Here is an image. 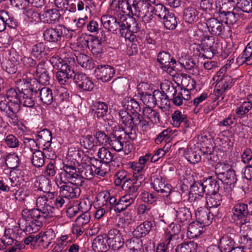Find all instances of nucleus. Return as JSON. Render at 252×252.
<instances>
[{"label":"nucleus","instance_id":"1","mask_svg":"<svg viewBox=\"0 0 252 252\" xmlns=\"http://www.w3.org/2000/svg\"><path fill=\"white\" fill-rule=\"evenodd\" d=\"M61 65L59 70L56 73V77L59 83L65 85L73 79L78 88L85 91H91L94 85L92 81L85 74L75 73L72 66L65 62H60Z\"/></svg>","mask_w":252,"mask_h":252},{"label":"nucleus","instance_id":"2","mask_svg":"<svg viewBox=\"0 0 252 252\" xmlns=\"http://www.w3.org/2000/svg\"><path fill=\"white\" fill-rule=\"evenodd\" d=\"M119 115L123 124L122 127L128 133L131 140H135L137 137V126L146 128L148 126V123L139 112L131 115L125 110H121L119 111Z\"/></svg>","mask_w":252,"mask_h":252},{"label":"nucleus","instance_id":"3","mask_svg":"<svg viewBox=\"0 0 252 252\" xmlns=\"http://www.w3.org/2000/svg\"><path fill=\"white\" fill-rule=\"evenodd\" d=\"M114 5L116 7L118 5L119 9H122L123 12L127 15H135L137 17L145 16V14L149 12V7L152 6V4L141 0H127L122 1L114 0L112 2L111 6Z\"/></svg>","mask_w":252,"mask_h":252},{"label":"nucleus","instance_id":"4","mask_svg":"<svg viewBox=\"0 0 252 252\" xmlns=\"http://www.w3.org/2000/svg\"><path fill=\"white\" fill-rule=\"evenodd\" d=\"M23 82L26 87L29 88L32 92V95L39 98V100L44 104L50 105L53 101V93L49 88L38 87V82L36 79H32V77L27 75L26 78H23Z\"/></svg>","mask_w":252,"mask_h":252},{"label":"nucleus","instance_id":"5","mask_svg":"<svg viewBox=\"0 0 252 252\" xmlns=\"http://www.w3.org/2000/svg\"><path fill=\"white\" fill-rule=\"evenodd\" d=\"M151 184L155 190L160 193L163 197H169L170 199L174 197H180V193L176 191H172L171 186L165 184L164 180L159 175H152Z\"/></svg>","mask_w":252,"mask_h":252},{"label":"nucleus","instance_id":"6","mask_svg":"<svg viewBox=\"0 0 252 252\" xmlns=\"http://www.w3.org/2000/svg\"><path fill=\"white\" fill-rule=\"evenodd\" d=\"M63 170L60 174L59 181L68 182L77 186H82L84 185L82 177L80 176L75 166L68 164H64Z\"/></svg>","mask_w":252,"mask_h":252},{"label":"nucleus","instance_id":"7","mask_svg":"<svg viewBox=\"0 0 252 252\" xmlns=\"http://www.w3.org/2000/svg\"><path fill=\"white\" fill-rule=\"evenodd\" d=\"M128 134L122 127L119 128V130H115L110 136L108 145L115 151H121L123 149L124 144L131 140Z\"/></svg>","mask_w":252,"mask_h":252},{"label":"nucleus","instance_id":"8","mask_svg":"<svg viewBox=\"0 0 252 252\" xmlns=\"http://www.w3.org/2000/svg\"><path fill=\"white\" fill-rule=\"evenodd\" d=\"M135 176L133 175L131 178L126 179L123 183L122 188L126 192V194L136 198L138 194V190L144 181L145 177L143 175Z\"/></svg>","mask_w":252,"mask_h":252},{"label":"nucleus","instance_id":"9","mask_svg":"<svg viewBox=\"0 0 252 252\" xmlns=\"http://www.w3.org/2000/svg\"><path fill=\"white\" fill-rule=\"evenodd\" d=\"M200 47L203 56L206 58L211 59L215 54L218 53L219 48L218 39L213 36H204L201 39Z\"/></svg>","mask_w":252,"mask_h":252},{"label":"nucleus","instance_id":"10","mask_svg":"<svg viewBox=\"0 0 252 252\" xmlns=\"http://www.w3.org/2000/svg\"><path fill=\"white\" fill-rule=\"evenodd\" d=\"M176 202L172 201L171 203V207L176 212V219L181 223H189L191 215L189 210L185 206L181 200V197Z\"/></svg>","mask_w":252,"mask_h":252},{"label":"nucleus","instance_id":"11","mask_svg":"<svg viewBox=\"0 0 252 252\" xmlns=\"http://www.w3.org/2000/svg\"><path fill=\"white\" fill-rule=\"evenodd\" d=\"M57 185L59 189L60 194L65 199L69 200L77 198L80 194L81 190L79 186L63 181H58Z\"/></svg>","mask_w":252,"mask_h":252},{"label":"nucleus","instance_id":"12","mask_svg":"<svg viewBox=\"0 0 252 252\" xmlns=\"http://www.w3.org/2000/svg\"><path fill=\"white\" fill-rule=\"evenodd\" d=\"M157 60L162 65L161 68L163 70L172 76L176 75V71L175 68L176 65V61L173 58L171 57L169 53L164 51L159 53Z\"/></svg>","mask_w":252,"mask_h":252},{"label":"nucleus","instance_id":"13","mask_svg":"<svg viewBox=\"0 0 252 252\" xmlns=\"http://www.w3.org/2000/svg\"><path fill=\"white\" fill-rule=\"evenodd\" d=\"M63 25L58 24L54 27L45 29L43 32L44 40L51 43L61 42L63 39V34L64 32L63 31Z\"/></svg>","mask_w":252,"mask_h":252},{"label":"nucleus","instance_id":"14","mask_svg":"<svg viewBox=\"0 0 252 252\" xmlns=\"http://www.w3.org/2000/svg\"><path fill=\"white\" fill-rule=\"evenodd\" d=\"M195 215L196 221L203 226L209 225L212 222L213 217H216L219 218L221 217L220 213H217V214H215L214 213H211L206 208L202 206L198 208Z\"/></svg>","mask_w":252,"mask_h":252},{"label":"nucleus","instance_id":"15","mask_svg":"<svg viewBox=\"0 0 252 252\" xmlns=\"http://www.w3.org/2000/svg\"><path fill=\"white\" fill-rule=\"evenodd\" d=\"M232 219L234 221H240L243 222L247 221V217L249 214L248 205L244 203H238L234 205L231 210Z\"/></svg>","mask_w":252,"mask_h":252},{"label":"nucleus","instance_id":"16","mask_svg":"<svg viewBox=\"0 0 252 252\" xmlns=\"http://www.w3.org/2000/svg\"><path fill=\"white\" fill-rule=\"evenodd\" d=\"M101 36H91L86 42L87 46L94 55L100 57L103 53V49L102 46V41L106 40V36H103V31L101 32Z\"/></svg>","mask_w":252,"mask_h":252},{"label":"nucleus","instance_id":"17","mask_svg":"<svg viewBox=\"0 0 252 252\" xmlns=\"http://www.w3.org/2000/svg\"><path fill=\"white\" fill-rule=\"evenodd\" d=\"M22 216L26 221H32L37 225H43V223L45 220V215H43L41 211L36 208L24 209L22 211Z\"/></svg>","mask_w":252,"mask_h":252},{"label":"nucleus","instance_id":"18","mask_svg":"<svg viewBox=\"0 0 252 252\" xmlns=\"http://www.w3.org/2000/svg\"><path fill=\"white\" fill-rule=\"evenodd\" d=\"M95 72L98 79L106 82L113 77L115 73V69L113 66L107 64H101L97 66Z\"/></svg>","mask_w":252,"mask_h":252},{"label":"nucleus","instance_id":"19","mask_svg":"<svg viewBox=\"0 0 252 252\" xmlns=\"http://www.w3.org/2000/svg\"><path fill=\"white\" fill-rule=\"evenodd\" d=\"M101 22L104 28L114 32L117 31L119 32L122 27V16L120 19L111 15H103L101 18Z\"/></svg>","mask_w":252,"mask_h":252},{"label":"nucleus","instance_id":"20","mask_svg":"<svg viewBox=\"0 0 252 252\" xmlns=\"http://www.w3.org/2000/svg\"><path fill=\"white\" fill-rule=\"evenodd\" d=\"M239 225L240 230L243 233V236L239 242L249 248L252 242V222L249 220H245L243 222H239Z\"/></svg>","mask_w":252,"mask_h":252},{"label":"nucleus","instance_id":"21","mask_svg":"<svg viewBox=\"0 0 252 252\" xmlns=\"http://www.w3.org/2000/svg\"><path fill=\"white\" fill-rule=\"evenodd\" d=\"M46 63L45 62H40L37 65L35 72L37 79H36L38 82V86L39 84L47 85L49 84L50 77L46 68Z\"/></svg>","mask_w":252,"mask_h":252},{"label":"nucleus","instance_id":"22","mask_svg":"<svg viewBox=\"0 0 252 252\" xmlns=\"http://www.w3.org/2000/svg\"><path fill=\"white\" fill-rule=\"evenodd\" d=\"M209 32L215 35H220L224 32V26L222 22L215 18H211L206 21Z\"/></svg>","mask_w":252,"mask_h":252},{"label":"nucleus","instance_id":"23","mask_svg":"<svg viewBox=\"0 0 252 252\" xmlns=\"http://www.w3.org/2000/svg\"><path fill=\"white\" fill-rule=\"evenodd\" d=\"M92 248L95 252H106L110 248L106 234L99 235L96 237L93 241Z\"/></svg>","mask_w":252,"mask_h":252},{"label":"nucleus","instance_id":"24","mask_svg":"<svg viewBox=\"0 0 252 252\" xmlns=\"http://www.w3.org/2000/svg\"><path fill=\"white\" fill-rule=\"evenodd\" d=\"M37 143L43 150L48 149L51 146L52 139L51 132L47 129L39 131L36 135Z\"/></svg>","mask_w":252,"mask_h":252},{"label":"nucleus","instance_id":"25","mask_svg":"<svg viewBox=\"0 0 252 252\" xmlns=\"http://www.w3.org/2000/svg\"><path fill=\"white\" fill-rule=\"evenodd\" d=\"M60 17L59 11L56 8L47 9L41 12V21L49 24L58 22Z\"/></svg>","mask_w":252,"mask_h":252},{"label":"nucleus","instance_id":"26","mask_svg":"<svg viewBox=\"0 0 252 252\" xmlns=\"http://www.w3.org/2000/svg\"><path fill=\"white\" fill-rule=\"evenodd\" d=\"M17 92L15 89L11 88L6 91V96L9 102L8 106L21 107V97L22 94V91Z\"/></svg>","mask_w":252,"mask_h":252},{"label":"nucleus","instance_id":"27","mask_svg":"<svg viewBox=\"0 0 252 252\" xmlns=\"http://www.w3.org/2000/svg\"><path fill=\"white\" fill-rule=\"evenodd\" d=\"M215 175L218 180L226 185H234L237 180L233 170L229 169L225 172H215Z\"/></svg>","mask_w":252,"mask_h":252},{"label":"nucleus","instance_id":"28","mask_svg":"<svg viewBox=\"0 0 252 252\" xmlns=\"http://www.w3.org/2000/svg\"><path fill=\"white\" fill-rule=\"evenodd\" d=\"M218 178L215 175L210 176L204 181V185L206 188V194H210L219 192L220 185Z\"/></svg>","mask_w":252,"mask_h":252},{"label":"nucleus","instance_id":"29","mask_svg":"<svg viewBox=\"0 0 252 252\" xmlns=\"http://www.w3.org/2000/svg\"><path fill=\"white\" fill-rule=\"evenodd\" d=\"M136 198L126 193L122 196L117 202V205L115 206V212L121 213L126 210L129 206L132 204Z\"/></svg>","mask_w":252,"mask_h":252},{"label":"nucleus","instance_id":"30","mask_svg":"<svg viewBox=\"0 0 252 252\" xmlns=\"http://www.w3.org/2000/svg\"><path fill=\"white\" fill-rule=\"evenodd\" d=\"M20 159L15 154H9L6 157L0 155V164L1 165L6 164L9 168L14 169L19 166Z\"/></svg>","mask_w":252,"mask_h":252},{"label":"nucleus","instance_id":"31","mask_svg":"<svg viewBox=\"0 0 252 252\" xmlns=\"http://www.w3.org/2000/svg\"><path fill=\"white\" fill-rule=\"evenodd\" d=\"M123 15L122 16V27L125 28L130 32H137L138 31V25L135 19L133 17V15Z\"/></svg>","mask_w":252,"mask_h":252},{"label":"nucleus","instance_id":"32","mask_svg":"<svg viewBox=\"0 0 252 252\" xmlns=\"http://www.w3.org/2000/svg\"><path fill=\"white\" fill-rule=\"evenodd\" d=\"M197 244L193 241L184 242L170 250V252H196Z\"/></svg>","mask_w":252,"mask_h":252},{"label":"nucleus","instance_id":"33","mask_svg":"<svg viewBox=\"0 0 252 252\" xmlns=\"http://www.w3.org/2000/svg\"><path fill=\"white\" fill-rule=\"evenodd\" d=\"M108 107L107 104L103 102L96 101L93 106V111L94 113V116L98 119H104L107 115Z\"/></svg>","mask_w":252,"mask_h":252},{"label":"nucleus","instance_id":"34","mask_svg":"<svg viewBox=\"0 0 252 252\" xmlns=\"http://www.w3.org/2000/svg\"><path fill=\"white\" fill-rule=\"evenodd\" d=\"M204 226L198 222H192L188 227V236L190 238H194L200 236L204 231Z\"/></svg>","mask_w":252,"mask_h":252},{"label":"nucleus","instance_id":"35","mask_svg":"<svg viewBox=\"0 0 252 252\" xmlns=\"http://www.w3.org/2000/svg\"><path fill=\"white\" fill-rule=\"evenodd\" d=\"M123 107L127 112L130 111L132 114L138 113L140 111L141 107L139 104L134 99L127 97L123 100Z\"/></svg>","mask_w":252,"mask_h":252},{"label":"nucleus","instance_id":"36","mask_svg":"<svg viewBox=\"0 0 252 252\" xmlns=\"http://www.w3.org/2000/svg\"><path fill=\"white\" fill-rule=\"evenodd\" d=\"M220 247L225 252H230L237 244L235 243L234 238L228 235H225L220 239Z\"/></svg>","mask_w":252,"mask_h":252},{"label":"nucleus","instance_id":"37","mask_svg":"<svg viewBox=\"0 0 252 252\" xmlns=\"http://www.w3.org/2000/svg\"><path fill=\"white\" fill-rule=\"evenodd\" d=\"M199 12L193 7L185 8L183 13V19L186 22L192 24L198 19Z\"/></svg>","mask_w":252,"mask_h":252},{"label":"nucleus","instance_id":"38","mask_svg":"<svg viewBox=\"0 0 252 252\" xmlns=\"http://www.w3.org/2000/svg\"><path fill=\"white\" fill-rule=\"evenodd\" d=\"M206 195V206L209 208H217L219 206L222 201V196L219 192Z\"/></svg>","mask_w":252,"mask_h":252},{"label":"nucleus","instance_id":"39","mask_svg":"<svg viewBox=\"0 0 252 252\" xmlns=\"http://www.w3.org/2000/svg\"><path fill=\"white\" fill-rule=\"evenodd\" d=\"M152 223L150 221H145L138 225L133 231V235L138 237H143L148 234L151 230Z\"/></svg>","mask_w":252,"mask_h":252},{"label":"nucleus","instance_id":"40","mask_svg":"<svg viewBox=\"0 0 252 252\" xmlns=\"http://www.w3.org/2000/svg\"><path fill=\"white\" fill-rule=\"evenodd\" d=\"M45 157L44 154L42 151L35 149L32 153V164L36 168L42 167L45 163Z\"/></svg>","mask_w":252,"mask_h":252},{"label":"nucleus","instance_id":"41","mask_svg":"<svg viewBox=\"0 0 252 252\" xmlns=\"http://www.w3.org/2000/svg\"><path fill=\"white\" fill-rule=\"evenodd\" d=\"M77 63L87 69H92L94 67V63L90 57L84 54H79L77 57Z\"/></svg>","mask_w":252,"mask_h":252},{"label":"nucleus","instance_id":"42","mask_svg":"<svg viewBox=\"0 0 252 252\" xmlns=\"http://www.w3.org/2000/svg\"><path fill=\"white\" fill-rule=\"evenodd\" d=\"M160 88L162 92L165 94V98L167 99V102H169L171 99L177 93L176 87H174L172 83L170 84H165L163 83L160 85Z\"/></svg>","mask_w":252,"mask_h":252},{"label":"nucleus","instance_id":"43","mask_svg":"<svg viewBox=\"0 0 252 252\" xmlns=\"http://www.w3.org/2000/svg\"><path fill=\"white\" fill-rule=\"evenodd\" d=\"M21 107L8 106L6 110V115L8 118L9 123L13 126H17L19 123L17 113L20 110Z\"/></svg>","mask_w":252,"mask_h":252},{"label":"nucleus","instance_id":"44","mask_svg":"<svg viewBox=\"0 0 252 252\" xmlns=\"http://www.w3.org/2000/svg\"><path fill=\"white\" fill-rule=\"evenodd\" d=\"M220 13L226 24L233 25L238 20V16L234 12L224 11L221 8L220 9Z\"/></svg>","mask_w":252,"mask_h":252},{"label":"nucleus","instance_id":"45","mask_svg":"<svg viewBox=\"0 0 252 252\" xmlns=\"http://www.w3.org/2000/svg\"><path fill=\"white\" fill-rule=\"evenodd\" d=\"M126 245L130 251L137 252L141 249L143 243L139 238L133 237L126 241Z\"/></svg>","mask_w":252,"mask_h":252},{"label":"nucleus","instance_id":"46","mask_svg":"<svg viewBox=\"0 0 252 252\" xmlns=\"http://www.w3.org/2000/svg\"><path fill=\"white\" fill-rule=\"evenodd\" d=\"M151 7L153 8V12L160 19L164 18L165 16L169 13L165 6L162 3H157L156 1L155 3H152Z\"/></svg>","mask_w":252,"mask_h":252},{"label":"nucleus","instance_id":"47","mask_svg":"<svg viewBox=\"0 0 252 252\" xmlns=\"http://www.w3.org/2000/svg\"><path fill=\"white\" fill-rule=\"evenodd\" d=\"M143 113L145 118L150 119L153 123H158L160 122L159 113L151 107H144Z\"/></svg>","mask_w":252,"mask_h":252},{"label":"nucleus","instance_id":"48","mask_svg":"<svg viewBox=\"0 0 252 252\" xmlns=\"http://www.w3.org/2000/svg\"><path fill=\"white\" fill-rule=\"evenodd\" d=\"M187 116L180 110H176L172 114V125L174 127H179L185 122Z\"/></svg>","mask_w":252,"mask_h":252},{"label":"nucleus","instance_id":"49","mask_svg":"<svg viewBox=\"0 0 252 252\" xmlns=\"http://www.w3.org/2000/svg\"><path fill=\"white\" fill-rule=\"evenodd\" d=\"M97 156L104 163L109 164L113 160L114 157L113 154L104 147H102L99 149Z\"/></svg>","mask_w":252,"mask_h":252},{"label":"nucleus","instance_id":"50","mask_svg":"<svg viewBox=\"0 0 252 252\" xmlns=\"http://www.w3.org/2000/svg\"><path fill=\"white\" fill-rule=\"evenodd\" d=\"M232 79L231 77L228 75H222V77L219 79H217L218 82L217 86L218 88H220L221 90L226 91L229 89L232 86Z\"/></svg>","mask_w":252,"mask_h":252},{"label":"nucleus","instance_id":"51","mask_svg":"<svg viewBox=\"0 0 252 252\" xmlns=\"http://www.w3.org/2000/svg\"><path fill=\"white\" fill-rule=\"evenodd\" d=\"M95 174H96L95 171L93 169L91 165L86 163H84L82 165V168L80 174V176L82 177V179L84 178L87 180H91Z\"/></svg>","mask_w":252,"mask_h":252},{"label":"nucleus","instance_id":"52","mask_svg":"<svg viewBox=\"0 0 252 252\" xmlns=\"http://www.w3.org/2000/svg\"><path fill=\"white\" fill-rule=\"evenodd\" d=\"M22 94L21 97V104H22L23 106L32 108L34 106L35 101L33 98L32 94L30 95L29 94H26V92L28 91L27 89H22Z\"/></svg>","mask_w":252,"mask_h":252},{"label":"nucleus","instance_id":"53","mask_svg":"<svg viewBox=\"0 0 252 252\" xmlns=\"http://www.w3.org/2000/svg\"><path fill=\"white\" fill-rule=\"evenodd\" d=\"M23 14L33 21L38 22L41 20V13H38L35 8L26 7L24 9Z\"/></svg>","mask_w":252,"mask_h":252},{"label":"nucleus","instance_id":"54","mask_svg":"<svg viewBox=\"0 0 252 252\" xmlns=\"http://www.w3.org/2000/svg\"><path fill=\"white\" fill-rule=\"evenodd\" d=\"M163 19L164 20V26L167 29L173 30L177 27V22L173 13H169Z\"/></svg>","mask_w":252,"mask_h":252},{"label":"nucleus","instance_id":"55","mask_svg":"<svg viewBox=\"0 0 252 252\" xmlns=\"http://www.w3.org/2000/svg\"><path fill=\"white\" fill-rule=\"evenodd\" d=\"M184 156L189 162L193 164L197 163L201 158L199 153L191 149H187L185 152Z\"/></svg>","mask_w":252,"mask_h":252},{"label":"nucleus","instance_id":"56","mask_svg":"<svg viewBox=\"0 0 252 252\" xmlns=\"http://www.w3.org/2000/svg\"><path fill=\"white\" fill-rule=\"evenodd\" d=\"M15 199L20 202H25L31 195V191L26 187L20 188L14 193Z\"/></svg>","mask_w":252,"mask_h":252},{"label":"nucleus","instance_id":"57","mask_svg":"<svg viewBox=\"0 0 252 252\" xmlns=\"http://www.w3.org/2000/svg\"><path fill=\"white\" fill-rule=\"evenodd\" d=\"M243 62L248 65L252 64V41L250 42L244 50L242 56Z\"/></svg>","mask_w":252,"mask_h":252},{"label":"nucleus","instance_id":"58","mask_svg":"<svg viewBox=\"0 0 252 252\" xmlns=\"http://www.w3.org/2000/svg\"><path fill=\"white\" fill-rule=\"evenodd\" d=\"M32 54L36 58L41 57L46 54V45L43 42H38L32 47Z\"/></svg>","mask_w":252,"mask_h":252},{"label":"nucleus","instance_id":"59","mask_svg":"<svg viewBox=\"0 0 252 252\" xmlns=\"http://www.w3.org/2000/svg\"><path fill=\"white\" fill-rule=\"evenodd\" d=\"M252 109V106L249 100L243 102L236 109V114L239 118H243L246 114Z\"/></svg>","mask_w":252,"mask_h":252},{"label":"nucleus","instance_id":"60","mask_svg":"<svg viewBox=\"0 0 252 252\" xmlns=\"http://www.w3.org/2000/svg\"><path fill=\"white\" fill-rule=\"evenodd\" d=\"M189 201L193 202L196 206H202L206 205V195L202 194H189Z\"/></svg>","mask_w":252,"mask_h":252},{"label":"nucleus","instance_id":"61","mask_svg":"<svg viewBox=\"0 0 252 252\" xmlns=\"http://www.w3.org/2000/svg\"><path fill=\"white\" fill-rule=\"evenodd\" d=\"M109 192L107 191H103L98 193L95 198L97 205L101 207H105L108 205Z\"/></svg>","mask_w":252,"mask_h":252},{"label":"nucleus","instance_id":"62","mask_svg":"<svg viewBox=\"0 0 252 252\" xmlns=\"http://www.w3.org/2000/svg\"><path fill=\"white\" fill-rule=\"evenodd\" d=\"M90 221V215L88 212L82 213L76 219L75 223L84 226L86 228L89 227V223Z\"/></svg>","mask_w":252,"mask_h":252},{"label":"nucleus","instance_id":"63","mask_svg":"<svg viewBox=\"0 0 252 252\" xmlns=\"http://www.w3.org/2000/svg\"><path fill=\"white\" fill-rule=\"evenodd\" d=\"M155 99L154 92L152 94L142 93L141 95V100L147 106L146 107L155 106L157 104Z\"/></svg>","mask_w":252,"mask_h":252},{"label":"nucleus","instance_id":"64","mask_svg":"<svg viewBox=\"0 0 252 252\" xmlns=\"http://www.w3.org/2000/svg\"><path fill=\"white\" fill-rule=\"evenodd\" d=\"M237 7L243 12L250 13L252 11V0H238Z\"/></svg>","mask_w":252,"mask_h":252}]
</instances>
